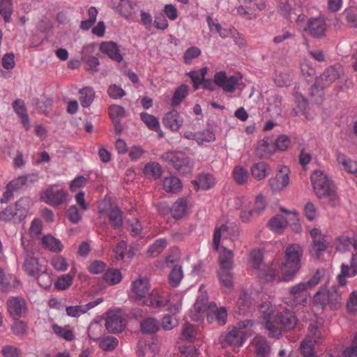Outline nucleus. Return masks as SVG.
<instances>
[{
	"mask_svg": "<svg viewBox=\"0 0 357 357\" xmlns=\"http://www.w3.org/2000/svg\"><path fill=\"white\" fill-rule=\"evenodd\" d=\"M303 254V250L299 244H290L286 248L284 252L285 261L282 263L281 266L282 280L288 282L293 279L301 267Z\"/></svg>",
	"mask_w": 357,
	"mask_h": 357,
	"instance_id": "obj_1",
	"label": "nucleus"
},
{
	"mask_svg": "<svg viewBox=\"0 0 357 357\" xmlns=\"http://www.w3.org/2000/svg\"><path fill=\"white\" fill-rule=\"evenodd\" d=\"M315 195L319 199L334 201L337 198L335 187L328 176L323 171L315 170L310 176Z\"/></svg>",
	"mask_w": 357,
	"mask_h": 357,
	"instance_id": "obj_2",
	"label": "nucleus"
},
{
	"mask_svg": "<svg viewBox=\"0 0 357 357\" xmlns=\"http://www.w3.org/2000/svg\"><path fill=\"white\" fill-rule=\"evenodd\" d=\"M316 305L324 309L326 306L332 310H337L342 307V296L340 287L332 286L327 291L321 288L314 296Z\"/></svg>",
	"mask_w": 357,
	"mask_h": 357,
	"instance_id": "obj_3",
	"label": "nucleus"
},
{
	"mask_svg": "<svg viewBox=\"0 0 357 357\" xmlns=\"http://www.w3.org/2000/svg\"><path fill=\"white\" fill-rule=\"evenodd\" d=\"M238 82L239 78L237 76L228 77L225 72L219 71L214 75L213 79L204 78L202 84L203 89L211 91H215L216 86H219L225 92L231 93L235 90Z\"/></svg>",
	"mask_w": 357,
	"mask_h": 357,
	"instance_id": "obj_4",
	"label": "nucleus"
},
{
	"mask_svg": "<svg viewBox=\"0 0 357 357\" xmlns=\"http://www.w3.org/2000/svg\"><path fill=\"white\" fill-rule=\"evenodd\" d=\"M263 253L260 250H254L250 254V262L254 269L257 271L258 277L264 282H268L276 279L278 265L271 263L264 264Z\"/></svg>",
	"mask_w": 357,
	"mask_h": 357,
	"instance_id": "obj_5",
	"label": "nucleus"
},
{
	"mask_svg": "<svg viewBox=\"0 0 357 357\" xmlns=\"http://www.w3.org/2000/svg\"><path fill=\"white\" fill-rule=\"evenodd\" d=\"M161 158L172 165L180 174L186 175L192 170V162L182 151H167L161 155Z\"/></svg>",
	"mask_w": 357,
	"mask_h": 357,
	"instance_id": "obj_6",
	"label": "nucleus"
},
{
	"mask_svg": "<svg viewBox=\"0 0 357 357\" xmlns=\"http://www.w3.org/2000/svg\"><path fill=\"white\" fill-rule=\"evenodd\" d=\"M281 211L286 215H277L272 218L268 222L271 229L276 233H280L287 225H292L294 226V230L299 231L301 226L298 222V213L295 211H288L284 208H281Z\"/></svg>",
	"mask_w": 357,
	"mask_h": 357,
	"instance_id": "obj_7",
	"label": "nucleus"
},
{
	"mask_svg": "<svg viewBox=\"0 0 357 357\" xmlns=\"http://www.w3.org/2000/svg\"><path fill=\"white\" fill-rule=\"evenodd\" d=\"M342 73V68L340 65L328 68L319 77H317L311 87L310 96H314V91H321L338 79Z\"/></svg>",
	"mask_w": 357,
	"mask_h": 357,
	"instance_id": "obj_8",
	"label": "nucleus"
},
{
	"mask_svg": "<svg viewBox=\"0 0 357 357\" xmlns=\"http://www.w3.org/2000/svg\"><path fill=\"white\" fill-rule=\"evenodd\" d=\"M68 192L61 188H54L53 185L48 186L41 192L40 199L46 204L53 206L59 207L66 202Z\"/></svg>",
	"mask_w": 357,
	"mask_h": 357,
	"instance_id": "obj_9",
	"label": "nucleus"
},
{
	"mask_svg": "<svg viewBox=\"0 0 357 357\" xmlns=\"http://www.w3.org/2000/svg\"><path fill=\"white\" fill-rule=\"evenodd\" d=\"M239 234V228L235 222H227L220 227L215 228L213 238L214 249L218 250L222 236L234 241L238 239Z\"/></svg>",
	"mask_w": 357,
	"mask_h": 357,
	"instance_id": "obj_10",
	"label": "nucleus"
},
{
	"mask_svg": "<svg viewBox=\"0 0 357 357\" xmlns=\"http://www.w3.org/2000/svg\"><path fill=\"white\" fill-rule=\"evenodd\" d=\"M312 243L310 246V253L315 259H319L328 248V242L319 229L314 228L310 231Z\"/></svg>",
	"mask_w": 357,
	"mask_h": 357,
	"instance_id": "obj_11",
	"label": "nucleus"
},
{
	"mask_svg": "<svg viewBox=\"0 0 357 357\" xmlns=\"http://www.w3.org/2000/svg\"><path fill=\"white\" fill-rule=\"evenodd\" d=\"M307 289L303 282L292 286L289 290L287 303L291 307L305 305L310 296Z\"/></svg>",
	"mask_w": 357,
	"mask_h": 357,
	"instance_id": "obj_12",
	"label": "nucleus"
},
{
	"mask_svg": "<svg viewBox=\"0 0 357 357\" xmlns=\"http://www.w3.org/2000/svg\"><path fill=\"white\" fill-rule=\"evenodd\" d=\"M132 289L131 297L135 302L143 306L146 303V297L150 289V284L147 280L138 279L132 282Z\"/></svg>",
	"mask_w": 357,
	"mask_h": 357,
	"instance_id": "obj_13",
	"label": "nucleus"
},
{
	"mask_svg": "<svg viewBox=\"0 0 357 357\" xmlns=\"http://www.w3.org/2000/svg\"><path fill=\"white\" fill-rule=\"evenodd\" d=\"M289 169L287 166L281 167L277 172L275 177L271 178L268 185L271 189L274 191H281L289 184Z\"/></svg>",
	"mask_w": 357,
	"mask_h": 357,
	"instance_id": "obj_14",
	"label": "nucleus"
},
{
	"mask_svg": "<svg viewBox=\"0 0 357 357\" xmlns=\"http://www.w3.org/2000/svg\"><path fill=\"white\" fill-rule=\"evenodd\" d=\"M7 308L14 319H18L26 312V302L24 298L11 297L7 301Z\"/></svg>",
	"mask_w": 357,
	"mask_h": 357,
	"instance_id": "obj_15",
	"label": "nucleus"
},
{
	"mask_svg": "<svg viewBox=\"0 0 357 357\" xmlns=\"http://www.w3.org/2000/svg\"><path fill=\"white\" fill-rule=\"evenodd\" d=\"M24 266L26 273L31 277L36 278L39 273L45 271L46 266L43 265L39 259L27 252L24 259Z\"/></svg>",
	"mask_w": 357,
	"mask_h": 357,
	"instance_id": "obj_16",
	"label": "nucleus"
},
{
	"mask_svg": "<svg viewBox=\"0 0 357 357\" xmlns=\"http://www.w3.org/2000/svg\"><path fill=\"white\" fill-rule=\"evenodd\" d=\"M305 31L313 38H321L325 36L326 22L321 18L310 19Z\"/></svg>",
	"mask_w": 357,
	"mask_h": 357,
	"instance_id": "obj_17",
	"label": "nucleus"
},
{
	"mask_svg": "<svg viewBox=\"0 0 357 357\" xmlns=\"http://www.w3.org/2000/svg\"><path fill=\"white\" fill-rule=\"evenodd\" d=\"M255 357H271V346L266 338L263 336H256L253 340Z\"/></svg>",
	"mask_w": 357,
	"mask_h": 357,
	"instance_id": "obj_18",
	"label": "nucleus"
},
{
	"mask_svg": "<svg viewBox=\"0 0 357 357\" xmlns=\"http://www.w3.org/2000/svg\"><path fill=\"white\" fill-rule=\"evenodd\" d=\"M105 326L109 333H119L125 328L126 320L119 314H113L107 318Z\"/></svg>",
	"mask_w": 357,
	"mask_h": 357,
	"instance_id": "obj_19",
	"label": "nucleus"
},
{
	"mask_svg": "<svg viewBox=\"0 0 357 357\" xmlns=\"http://www.w3.org/2000/svg\"><path fill=\"white\" fill-rule=\"evenodd\" d=\"M162 122L172 131H177L182 126L183 119L176 109H172L165 114Z\"/></svg>",
	"mask_w": 357,
	"mask_h": 357,
	"instance_id": "obj_20",
	"label": "nucleus"
},
{
	"mask_svg": "<svg viewBox=\"0 0 357 357\" xmlns=\"http://www.w3.org/2000/svg\"><path fill=\"white\" fill-rule=\"evenodd\" d=\"M102 301V298H98L96 300L91 301L86 305L68 306L66 309V314L72 317H78L80 315L86 313L89 310L101 303Z\"/></svg>",
	"mask_w": 357,
	"mask_h": 357,
	"instance_id": "obj_21",
	"label": "nucleus"
},
{
	"mask_svg": "<svg viewBox=\"0 0 357 357\" xmlns=\"http://www.w3.org/2000/svg\"><path fill=\"white\" fill-rule=\"evenodd\" d=\"M100 51L108 55L114 61L121 62L123 60V56L120 53L118 45L112 41L103 42L100 46Z\"/></svg>",
	"mask_w": 357,
	"mask_h": 357,
	"instance_id": "obj_22",
	"label": "nucleus"
},
{
	"mask_svg": "<svg viewBox=\"0 0 357 357\" xmlns=\"http://www.w3.org/2000/svg\"><path fill=\"white\" fill-rule=\"evenodd\" d=\"M235 204L237 209L243 206L240 213V219L241 221L245 223L250 222L255 211L252 209H248L250 204L249 200L244 197H237L235 199Z\"/></svg>",
	"mask_w": 357,
	"mask_h": 357,
	"instance_id": "obj_23",
	"label": "nucleus"
},
{
	"mask_svg": "<svg viewBox=\"0 0 357 357\" xmlns=\"http://www.w3.org/2000/svg\"><path fill=\"white\" fill-rule=\"evenodd\" d=\"M32 202L29 197H25L19 199L15 204V215L18 218V222L24 219L29 211Z\"/></svg>",
	"mask_w": 357,
	"mask_h": 357,
	"instance_id": "obj_24",
	"label": "nucleus"
},
{
	"mask_svg": "<svg viewBox=\"0 0 357 357\" xmlns=\"http://www.w3.org/2000/svg\"><path fill=\"white\" fill-rule=\"evenodd\" d=\"M208 322L216 321L219 326H224L227 320V311L225 307H221L212 312H206Z\"/></svg>",
	"mask_w": 357,
	"mask_h": 357,
	"instance_id": "obj_25",
	"label": "nucleus"
},
{
	"mask_svg": "<svg viewBox=\"0 0 357 357\" xmlns=\"http://www.w3.org/2000/svg\"><path fill=\"white\" fill-rule=\"evenodd\" d=\"M357 274V264H355L353 261L349 267L348 265L344 264L341 266V273L338 275L337 279L340 284V288H344L347 282L346 280L347 277H354Z\"/></svg>",
	"mask_w": 357,
	"mask_h": 357,
	"instance_id": "obj_26",
	"label": "nucleus"
},
{
	"mask_svg": "<svg viewBox=\"0 0 357 357\" xmlns=\"http://www.w3.org/2000/svg\"><path fill=\"white\" fill-rule=\"evenodd\" d=\"M268 138L261 140L256 149V154L259 158H268L275 152V147L269 143Z\"/></svg>",
	"mask_w": 357,
	"mask_h": 357,
	"instance_id": "obj_27",
	"label": "nucleus"
},
{
	"mask_svg": "<svg viewBox=\"0 0 357 357\" xmlns=\"http://www.w3.org/2000/svg\"><path fill=\"white\" fill-rule=\"evenodd\" d=\"M182 188V183L176 176L166 177L163 181V188L167 192L177 194Z\"/></svg>",
	"mask_w": 357,
	"mask_h": 357,
	"instance_id": "obj_28",
	"label": "nucleus"
},
{
	"mask_svg": "<svg viewBox=\"0 0 357 357\" xmlns=\"http://www.w3.org/2000/svg\"><path fill=\"white\" fill-rule=\"evenodd\" d=\"M89 50V49L86 47L83 48L82 52V59L86 63L87 66L86 68V70L93 73L98 70V66L100 63L98 57L89 56L88 54Z\"/></svg>",
	"mask_w": 357,
	"mask_h": 357,
	"instance_id": "obj_29",
	"label": "nucleus"
},
{
	"mask_svg": "<svg viewBox=\"0 0 357 357\" xmlns=\"http://www.w3.org/2000/svg\"><path fill=\"white\" fill-rule=\"evenodd\" d=\"M187 200L185 198H178L171 207V214L175 219L182 218L186 213Z\"/></svg>",
	"mask_w": 357,
	"mask_h": 357,
	"instance_id": "obj_30",
	"label": "nucleus"
},
{
	"mask_svg": "<svg viewBox=\"0 0 357 357\" xmlns=\"http://www.w3.org/2000/svg\"><path fill=\"white\" fill-rule=\"evenodd\" d=\"M162 167L158 162H152L147 163L144 168L143 172L148 178L156 180L162 175Z\"/></svg>",
	"mask_w": 357,
	"mask_h": 357,
	"instance_id": "obj_31",
	"label": "nucleus"
},
{
	"mask_svg": "<svg viewBox=\"0 0 357 357\" xmlns=\"http://www.w3.org/2000/svg\"><path fill=\"white\" fill-rule=\"evenodd\" d=\"M43 246L50 251L58 253L63 250L61 242L52 235L44 236L42 238Z\"/></svg>",
	"mask_w": 357,
	"mask_h": 357,
	"instance_id": "obj_32",
	"label": "nucleus"
},
{
	"mask_svg": "<svg viewBox=\"0 0 357 357\" xmlns=\"http://www.w3.org/2000/svg\"><path fill=\"white\" fill-rule=\"evenodd\" d=\"M234 255L232 251L225 247L222 248V252L219 255L220 269H232Z\"/></svg>",
	"mask_w": 357,
	"mask_h": 357,
	"instance_id": "obj_33",
	"label": "nucleus"
},
{
	"mask_svg": "<svg viewBox=\"0 0 357 357\" xmlns=\"http://www.w3.org/2000/svg\"><path fill=\"white\" fill-rule=\"evenodd\" d=\"M12 106L13 110L20 117L23 125L28 126L29 121L24 101L22 99H17L13 102Z\"/></svg>",
	"mask_w": 357,
	"mask_h": 357,
	"instance_id": "obj_34",
	"label": "nucleus"
},
{
	"mask_svg": "<svg viewBox=\"0 0 357 357\" xmlns=\"http://www.w3.org/2000/svg\"><path fill=\"white\" fill-rule=\"evenodd\" d=\"M140 328L143 333L154 334L159 330L160 324L156 319L149 317L141 322Z\"/></svg>",
	"mask_w": 357,
	"mask_h": 357,
	"instance_id": "obj_35",
	"label": "nucleus"
},
{
	"mask_svg": "<svg viewBox=\"0 0 357 357\" xmlns=\"http://www.w3.org/2000/svg\"><path fill=\"white\" fill-rule=\"evenodd\" d=\"M225 341L230 345L239 347L244 343L245 338L241 330L234 328L227 334Z\"/></svg>",
	"mask_w": 357,
	"mask_h": 357,
	"instance_id": "obj_36",
	"label": "nucleus"
},
{
	"mask_svg": "<svg viewBox=\"0 0 357 357\" xmlns=\"http://www.w3.org/2000/svg\"><path fill=\"white\" fill-rule=\"evenodd\" d=\"M280 323L287 330L293 329L298 322V319L294 312L290 311H284L280 316Z\"/></svg>",
	"mask_w": 357,
	"mask_h": 357,
	"instance_id": "obj_37",
	"label": "nucleus"
},
{
	"mask_svg": "<svg viewBox=\"0 0 357 357\" xmlns=\"http://www.w3.org/2000/svg\"><path fill=\"white\" fill-rule=\"evenodd\" d=\"M268 165L264 162L255 163L251 167L252 176L257 180L264 179L268 174Z\"/></svg>",
	"mask_w": 357,
	"mask_h": 357,
	"instance_id": "obj_38",
	"label": "nucleus"
},
{
	"mask_svg": "<svg viewBox=\"0 0 357 357\" xmlns=\"http://www.w3.org/2000/svg\"><path fill=\"white\" fill-rule=\"evenodd\" d=\"M192 183L197 187L198 189L208 190L214 185L213 178L211 175L207 174H199L197 179L192 181Z\"/></svg>",
	"mask_w": 357,
	"mask_h": 357,
	"instance_id": "obj_39",
	"label": "nucleus"
},
{
	"mask_svg": "<svg viewBox=\"0 0 357 357\" xmlns=\"http://www.w3.org/2000/svg\"><path fill=\"white\" fill-rule=\"evenodd\" d=\"M108 217L113 228L119 229L122 227L123 225V213L119 207L111 208Z\"/></svg>",
	"mask_w": 357,
	"mask_h": 357,
	"instance_id": "obj_40",
	"label": "nucleus"
},
{
	"mask_svg": "<svg viewBox=\"0 0 357 357\" xmlns=\"http://www.w3.org/2000/svg\"><path fill=\"white\" fill-rule=\"evenodd\" d=\"M13 6V0H0V15L3 18L5 22L11 21Z\"/></svg>",
	"mask_w": 357,
	"mask_h": 357,
	"instance_id": "obj_41",
	"label": "nucleus"
},
{
	"mask_svg": "<svg viewBox=\"0 0 357 357\" xmlns=\"http://www.w3.org/2000/svg\"><path fill=\"white\" fill-rule=\"evenodd\" d=\"M103 280L110 285L119 283L122 280V275L119 269L109 268L103 275Z\"/></svg>",
	"mask_w": 357,
	"mask_h": 357,
	"instance_id": "obj_42",
	"label": "nucleus"
},
{
	"mask_svg": "<svg viewBox=\"0 0 357 357\" xmlns=\"http://www.w3.org/2000/svg\"><path fill=\"white\" fill-rule=\"evenodd\" d=\"M79 93L81 94L79 101L83 107H87L91 105L94 99V92L90 87H84L79 89Z\"/></svg>",
	"mask_w": 357,
	"mask_h": 357,
	"instance_id": "obj_43",
	"label": "nucleus"
},
{
	"mask_svg": "<svg viewBox=\"0 0 357 357\" xmlns=\"http://www.w3.org/2000/svg\"><path fill=\"white\" fill-rule=\"evenodd\" d=\"M166 238H158L154 241V243L149 245L148 249V254L153 257H157L159 255L167 246Z\"/></svg>",
	"mask_w": 357,
	"mask_h": 357,
	"instance_id": "obj_44",
	"label": "nucleus"
},
{
	"mask_svg": "<svg viewBox=\"0 0 357 357\" xmlns=\"http://www.w3.org/2000/svg\"><path fill=\"white\" fill-rule=\"evenodd\" d=\"M140 118L150 130L155 132L160 130V123L155 116L146 112H142Z\"/></svg>",
	"mask_w": 357,
	"mask_h": 357,
	"instance_id": "obj_45",
	"label": "nucleus"
},
{
	"mask_svg": "<svg viewBox=\"0 0 357 357\" xmlns=\"http://www.w3.org/2000/svg\"><path fill=\"white\" fill-rule=\"evenodd\" d=\"M53 332L61 338L66 341H73L75 339V335L72 330L61 327L56 324L52 326Z\"/></svg>",
	"mask_w": 357,
	"mask_h": 357,
	"instance_id": "obj_46",
	"label": "nucleus"
},
{
	"mask_svg": "<svg viewBox=\"0 0 357 357\" xmlns=\"http://www.w3.org/2000/svg\"><path fill=\"white\" fill-rule=\"evenodd\" d=\"M183 278V273L181 266L179 265L174 266L169 274V282L171 286L177 287Z\"/></svg>",
	"mask_w": 357,
	"mask_h": 357,
	"instance_id": "obj_47",
	"label": "nucleus"
},
{
	"mask_svg": "<svg viewBox=\"0 0 357 357\" xmlns=\"http://www.w3.org/2000/svg\"><path fill=\"white\" fill-rule=\"evenodd\" d=\"M188 93V87L187 85L182 84L178 86L174 91L172 99V105L178 106L185 99Z\"/></svg>",
	"mask_w": 357,
	"mask_h": 357,
	"instance_id": "obj_48",
	"label": "nucleus"
},
{
	"mask_svg": "<svg viewBox=\"0 0 357 357\" xmlns=\"http://www.w3.org/2000/svg\"><path fill=\"white\" fill-rule=\"evenodd\" d=\"M119 341L116 337L114 336H106L100 339L99 347L103 351H112L118 345Z\"/></svg>",
	"mask_w": 357,
	"mask_h": 357,
	"instance_id": "obj_49",
	"label": "nucleus"
},
{
	"mask_svg": "<svg viewBox=\"0 0 357 357\" xmlns=\"http://www.w3.org/2000/svg\"><path fill=\"white\" fill-rule=\"evenodd\" d=\"M232 174L234 181L239 185L244 184L248 180V172L241 166H236Z\"/></svg>",
	"mask_w": 357,
	"mask_h": 357,
	"instance_id": "obj_50",
	"label": "nucleus"
},
{
	"mask_svg": "<svg viewBox=\"0 0 357 357\" xmlns=\"http://www.w3.org/2000/svg\"><path fill=\"white\" fill-rule=\"evenodd\" d=\"M301 351L303 357H319L314 354V347L311 342L304 340L301 344ZM324 357H334L332 354H328Z\"/></svg>",
	"mask_w": 357,
	"mask_h": 357,
	"instance_id": "obj_51",
	"label": "nucleus"
},
{
	"mask_svg": "<svg viewBox=\"0 0 357 357\" xmlns=\"http://www.w3.org/2000/svg\"><path fill=\"white\" fill-rule=\"evenodd\" d=\"M231 271V269H220L218 271L219 280L226 287H231L233 285V275Z\"/></svg>",
	"mask_w": 357,
	"mask_h": 357,
	"instance_id": "obj_52",
	"label": "nucleus"
},
{
	"mask_svg": "<svg viewBox=\"0 0 357 357\" xmlns=\"http://www.w3.org/2000/svg\"><path fill=\"white\" fill-rule=\"evenodd\" d=\"M36 278L39 285L44 289H48L52 285L51 271L45 268V271L38 275Z\"/></svg>",
	"mask_w": 357,
	"mask_h": 357,
	"instance_id": "obj_53",
	"label": "nucleus"
},
{
	"mask_svg": "<svg viewBox=\"0 0 357 357\" xmlns=\"http://www.w3.org/2000/svg\"><path fill=\"white\" fill-rule=\"evenodd\" d=\"M201 50L195 46L188 48L184 52L183 61L185 64L190 65L194 59L199 57L201 55Z\"/></svg>",
	"mask_w": 357,
	"mask_h": 357,
	"instance_id": "obj_54",
	"label": "nucleus"
},
{
	"mask_svg": "<svg viewBox=\"0 0 357 357\" xmlns=\"http://www.w3.org/2000/svg\"><path fill=\"white\" fill-rule=\"evenodd\" d=\"M307 337L309 342H313L315 344H320L322 341V335L317 326L315 324L310 325L308 328Z\"/></svg>",
	"mask_w": 357,
	"mask_h": 357,
	"instance_id": "obj_55",
	"label": "nucleus"
},
{
	"mask_svg": "<svg viewBox=\"0 0 357 357\" xmlns=\"http://www.w3.org/2000/svg\"><path fill=\"white\" fill-rule=\"evenodd\" d=\"M326 270L324 268L317 269L315 273L307 282H303L307 288L313 287L317 285L321 280L325 276Z\"/></svg>",
	"mask_w": 357,
	"mask_h": 357,
	"instance_id": "obj_56",
	"label": "nucleus"
},
{
	"mask_svg": "<svg viewBox=\"0 0 357 357\" xmlns=\"http://www.w3.org/2000/svg\"><path fill=\"white\" fill-rule=\"evenodd\" d=\"M73 282V276L68 273L60 276L55 282V287L59 290L68 289Z\"/></svg>",
	"mask_w": 357,
	"mask_h": 357,
	"instance_id": "obj_57",
	"label": "nucleus"
},
{
	"mask_svg": "<svg viewBox=\"0 0 357 357\" xmlns=\"http://www.w3.org/2000/svg\"><path fill=\"white\" fill-rule=\"evenodd\" d=\"M126 114L123 107L119 105H112L109 107V116L112 121L120 120Z\"/></svg>",
	"mask_w": 357,
	"mask_h": 357,
	"instance_id": "obj_58",
	"label": "nucleus"
},
{
	"mask_svg": "<svg viewBox=\"0 0 357 357\" xmlns=\"http://www.w3.org/2000/svg\"><path fill=\"white\" fill-rule=\"evenodd\" d=\"M354 241H351L346 236H340L337 238V244L336 250L337 251L344 252L350 249V246L353 245Z\"/></svg>",
	"mask_w": 357,
	"mask_h": 357,
	"instance_id": "obj_59",
	"label": "nucleus"
},
{
	"mask_svg": "<svg viewBox=\"0 0 357 357\" xmlns=\"http://www.w3.org/2000/svg\"><path fill=\"white\" fill-rule=\"evenodd\" d=\"M144 305L151 306L153 308H158L162 307L163 305L160 296L158 294L149 293L146 297V303L143 304V306Z\"/></svg>",
	"mask_w": 357,
	"mask_h": 357,
	"instance_id": "obj_60",
	"label": "nucleus"
},
{
	"mask_svg": "<svg viewBox=\"0 0 357 357\" xmlns=\"http://www.w3.org/2000/svg\"><path fill=\"white\" fill-rule=\"evenodd\" d=\"M108 96L112 99H120L126 95L125 91L116 84H111L107 89Z\"/></svg>",
	"mask_w": 357,
	"mask_h": 357,
	"instance_id": "obj_61",
	"label": "nucleus"
},
{
	"mask_svg": "<svg viewBox=\"0 0 357 357\" xmlns=\"http://www.w3.org/2000/svg\"><path fill=\"white\" fill-rule=\"evenodd\" d=\"M0 220L3 221L18 222V218L15 215V208L13 206H9L4 211L0 213Z\"/></svg>",
	"mask_w": 357,
	"mask_h": 357,
	"instance_id": "obj_62",
	"label": "nucleus"
},
{
	"mask_svg": "<svg viewBox=\"0 0 357 357\" xmlns=\"http://www.w3.org/2000/svg\"><path fill=\"white\" fill-rule=\"evenodd\" d=\"M67 217L73 224H77L82 219V214L75 205L70 206L67 211Z\"/></svg>",
	"mask_w": 357,
	"mask_h": 357,
	"instance_id": "obj_63",
	"label": "nucleus"
},
{
	"mask_svg": "<svg viewBox=\"0 0 357 357\" xmlns=\"http://www.w3.org/2000/svg\"><path fill=\"white\" fill-rule=\"evenodd\" d=\"M344 15H345L347 22L351 26L357 27V10L356 9H346Z\"/></svg>",
	"mask_w": 357,
	"mask_h": 357,
	"instance_id": "obj_64",
	"label": "nucleus"
}]
</instances>
